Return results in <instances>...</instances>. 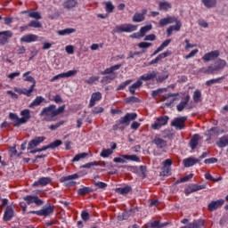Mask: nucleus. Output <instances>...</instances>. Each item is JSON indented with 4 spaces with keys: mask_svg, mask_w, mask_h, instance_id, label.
I'll use <instances>...</instances> for the list:
<instances>
[{
    "mask_svg": "<svg viewBox=\"0 0 228 228\" xmlns=\"http://www.w3.org/2000/svg\"><path fill=\"white\" fill-rule=\"evenodd\" d=\"M63 111H65V105H61L56 109V105L52 104L48 107H45L39 115L40 117H44L45 122H53L54 121V118L58 117V115H61Z\"/></svg>",
    "mask_w": 228,
    "mask_h": 228,
    "instance_id": "nucleus-1",
    "label": "nucleus"
},
{
    "mask_svg": "<svg viewBox=\"0 0 228 228\" xmlns=\"http://www.w3.org/2000/svg\"><path fill=\"white\" fill-rule=\"evenodd\" d=\"M174 22H175L176 25L170 26L167 29V37H170L174 31H181V27L183 26L181 20H177V18L174 16H168L167 18L161 19L159 21V24L161 28H163V26H167V24H174Z\"/></svg>",
    "mask_w": 228,
    "mask_h": 228,
    "instance_id": "nucleus-2",
    "label": "nucleus"
},
{
    "mask_svg": "<svg viewBox=\"0 0 228 228\" xmlns=\"http://www.w3.org/2000/svg\"><path fill=\"white\" fill-rule=\"evenodd\" d=\"M138 114L136 113H126L112 126L113 131H117L118 129H125V126L127 127V126L131 124L132 120H136Z\"/></svg>",
    "mask_w": 228,
    "mask_h": 228,
    "instance_id": "nucleus-3",
    "label": "nucleus"
},
{
    "mask_svg": "<svg viewBox=\"0 0 228 228\" xmlns=\"http://www.w3.org/2000/svg\"><path fill=\"white\" fill-rule=\"evenodd\" d=\"M122 67L121 64H117L114 66H111L110 68H107L105 70L102 71V76H106L110 74L109 76L103 77L102 78V83L104 85H108V83H111L115 77H117V74L115 73V70H118Z\"/></svg>",
    "mask_w": 228,
    "mask_h": 228,
    "instance_id": "nucleus-4",
    "label": "nucleus"
},
{
    "mask_svg": "<svg viewBox=\"0 0 228 228\" xmlns=\"http://www.w3.org/2000/svg\"><path fill=\"white\" fill-rule=\"evenodd\" d=\"M136 29H138V26L131 23H124L117 25L112 31L113 33H133Z\"/></svg>",
    "mask_w": 228,
    "mask_h": 228,
    "instance_id": "nucleus-5",
    "label": "nucleus"
},
{
    "mask_svg": "<svg viewBox=\"0 0 228 228\" xmlns=\"http://www.w3.org/2000/svg\"><path fill=\"white\" fill-rule=\"evenodd\" d=\"M167 124H168V117L161 116L158 118L151 125V129H154L155 131L158 129H161V127H163V126H167Z\"/></svg>",
    "mask_w": 228,
    "mask_h": 228,
    "instance_id": "nucleus-6",
    "label": "nucleus"
},
{
    "mask_svg": "<svg viewBox=\"0 0 228 228\" xmlns=\"http://www.w3.org/2000/svg\"><path fill=\"white\" fill-rule=\"evenodd\" d=\"M188 118H186L185 116L183 117H180V118H175L172 122H171V126L173 127H175V129H179L180 131L184 129L185 127V122L187 120Z\"/></svg>",
    "mask_w": 228,
    "mask_h": 228,
    "instance_id": "nucleus-7",
    "label": "nucleus"
},
{
    "mask_svg": "<svg viewBox=\"0 0 228 228\" xmlns=\"http://www.w3.org/2000/svg\"><path fill=\"white\" fill-rule=\"evenodd\" d=\"M77 74V70L72 69L69 70L68 72L61 73L59 75L54 76L51 78V82L53 83V81H58V79H61L63 77H72L73 76H76Z\"/></svg>",
    "mask_w": 228,
    "mask_h": 228,
    "instance_id": "nucleus-8",
    "label": "nucleus"
},
{
    "mask_svg": "<svg viewBox=\"0 0 228 228\" xmlns=\"http://www.w3.org/2000/svg\"><path fill=\"white\" fill-rule=\"evenodd\" d=\"M23 200H25V202H27V204H37V206H42L44 204V201L40 199H38L37 196H32V195H28V196H25L23 198Z\"/></svg>",
    "mask_w": 228,
    "mask_h": 228,
    "instance_id": "nucleus-9",
    "label": "nucleus"
},
{
    "mask_svg": "<svg viewBox=\"0 0 228 228\" xmlns=\"http://www.w3.org/2000/svg\"><path fill=\"white\" fill-rule=\"evenodd\" d=\"M13 37V33L10 30L0 32V44L2 45H6L8 44V38H12Z\"/></svg>",
    "mask_w": 228,
    "mask_h": 228,
    "instance_id": "nucleus-10",
    "label": "nucleus"
},
{
    "mask_svg": "<svg viewBox=\"0 0 228 228\" xmlns=\"http://www.w3.org/2000/svg\"><path fill=\"white\" fill-rule=\"evenodd\" d=\"M38 36L35 34H27L20 37V42L24 44H31V42H37Z\"/></svg>",
    "mask_w": 228,
    "mask_h": 228,
    "instance_id": "nucleus-11",
    "label": "nucleus"
},
{
    "mask_svg": "<svg viewBox=\"0 0 228 228\" xmlns=\"http://www.w3.org/2000/svg\"><path fill=\"white\" fill-rule=\"evenodd\" d=\"M14 215H15V211L13 210V207L7 206L4 213V217H3L4 221L10 222V220L13 218Z\"/></svg>",
    "mask_w": 228,
    "mask_h": 228,
    "instance_id": "nucleus-12",
    "label": "nucleus"
},
{
    "mask_svg": "<svg viewBox=\"0 0 228 228\" xmlns=\"http://www.w3.org/2000/svg\"><path fill=\"white\" fill-rule=\"evenodd\" d=\"M54 213V205L48 204L46 207L43 208V209L39 212V216H49Z\"/></svg>",
    "mask_w": 228,
    "mask_h": 228,
    "instance_id": "nucleus-13",
    "label": "nucleus"
},
{
    "mask_svg": "<svg viewBox=\"0 0 228 228\" xmlns=\"http://www.w3.org/2000/svg\"><path fill=\"white\" fill-rule=\"evenodd\" d=\"M220 56V52L218 50L212 51L207 53L203 55L202 60L203 61H211V60H215Z\"/></svg>",
    "mask_w": 228,
    "mask_h": 228,
    "instance_id": "nucleus-14",
    "label": "nucleus"
},
{
    "mask_svg": "<svg viewBox=\"0 0 228 228\" xmlns=\"http://www.w3.org/2000/svg\"><path fill=\"white\" fill-rule=\"evenodd\" d=\"M102 99V94L101 92L93 93L89 102V108H94L95 103Z\"/></svg>",
    "mask_w": 228,
    "mask_h": 228,
    "instance_id": "nucleus-15",
    "label": "nucleus"
},
{
    "mask_svg": "<svg viewBox=\"0 0 228 228\" xmlns=\"http://www.w3.org/2000/svg\"><path fill=\"white\" fill-rule=\"evenodd\" d=\"M145 15H147V9H142V12H135L133 16V22H143L145 20Z\"/></svg>",
    "mask_w": 228,
    "mask_h": 228,
    "instance_id": "nucleus-16",
    "label": "nucleus"
},
{
    "mask_svg": "<svg viewBox=\"0 0 228 228\" xmlns=\"http://www.w3.org/2000/svg\"><path fill=\"white\" fill-rule=\"evenodd\" d=\"M45 137L44 136L35 137L28 142V149L30 150V149H35V147H38V145H40V143L45 142Z\"/></svg>",
    "mask_w": 228,
    "mask_h": 228,
    "instance_id": "nucleus-17",
    "label": "nucleus"
},
{
    "mask_svg": "<svg viewBox=\"0 0 228 228\" xmlns=\"http://www.w3.org/2000/svg\"><path fill=\"white\" fill-rule=\"evenodd\" d=\"M224 200L211 201L208 206V211H216L218 208H222L224 206Z\"/></svg>",
    "mask_w": 228,
    "mask_h": 228,
    "instance_id": "nucleus-18",
    "label": "nucleus"
},
{
    "mask_svg": "<svg viewBox=\"0 0 228 228\" xmlns=\"http://www.w3.org/2000/svg\"><path fill=\"white\" fill-rule=\"evenodd\" d=\"M9 118L10 120L12 121L13 123V126L15 127H19L20 126H22V124H25L23 121H22V118H19V116H17V114H14V113H10L9 114Z\"/></svg>",
    "mask_w": 228,
    "mask_h": 228,
    "instance_id": "nucleus-19",
    "label": "nucleus"
},
{
    "mask_svg": "<svg viewBox=\"0 0 228 228\" xmlns=\"http://www.w3.org/2000/svg\"><path fill=\"white\" fill-rule=\"evenodd\" d=\"M167 225H168V223H159V221L155 220L151 223H148L147 224H145L143 227L144 228H163V227H167Z\"/></svg>",
    "mask_w": 228,
    "mask_h": 228,
    "instance_id": "nucleus-20",
    "label": "nucleus"
},
{
    "mask_svg": "<svg viewBox=\"0 0 228 228\" xmlns=\"http://www.w3.org/2000/svg\"><path fill=\"white\" fill-rule=\"evenodd\" d=\"M200 161V159H195L193 157H189L185 159H183V166L185 167V168H188L190 167H193V165H197V163H199Z\"/></svg>",
    "mask_w": 228,
    "mask_h": 228,
    "instance_id": "nucleus-21",
    "label": "nucleus"
},
{
    "mask_svg": "<svg viewBox=\"0 0 228 228\" xmlns=\"http://www.w3.org/2000/svg\"><path fill=\"white\" fill-rule=\"evenodd\" d=\"M152 142L156 144L158 149H165V147H167V141L158 135L154 137Z\"/></svg>",
    "mask_w": 228,
    "mask_h": 228,
    "instance_id": "nucleus-22",
    "label": "nucleus"
},
{
    "mask_svg": "<svg viewBox=\"0 0 228 228\" xmlns=\"http://www.w3.org/2000/svg\"><path fill=\"white\" fill-rule=\"evenodd\" d=\"M77 6V0H65L62 3V7L65 10H72V8H76Z\"/></svg>",
    "mask_w": 228,
    "mask_h": 228,
    "instance_id": "nucleus-23",
    "label": "nucleus"
},
{
    "mask_svg": "<svg viewBox=\"0 0 228 228\" xmlns=\"http://www.w3.org/2000/svg\"><path fill=\"white\" fill-rule=\"evenodd\" d=\"M190 102V94H187L181 102L176 105L177 111H183L186 106H188V103Z\"/></svg>",
    "mask_w": 228,
    "mask_h": 228,
    "instance_id": "nucleus-24",
    "label": "nucleus"
},
{
    "mask_svg": "<svg viewBox=\"0 0 228 228\" xmlns=\"http://www.w3.org/2000/svg\"><path fill=\"white\" fill-rule=\"evenodd\" d=\"M172 54V52L166 51L160 54H159L155 59H153L151 61L149 62V65H154L158 63L160 60H163V58H167V56H170Z\"/></svg>",
    "mask_w": 228,
    "mask_h": 228,
    "instance_id": "nucleus-25",
    "label": "nucleus"
},
{
    "mask_svg": "<svg viewBox=\"0 0 228 228\" xmlns=\"http://www.w3.org/2000/svg\"><path fill=\"white\" fill-rule=\"evenodd\" d=\"M158 71H149L148 73L141 76L140 79L141 81H151L157 77Z\"/></svg>",
    "mask_w": 228,
    "mask_h": 228,
    "instance_id": "nucleus-26",
    "label": "nucleus"
},
{
    "mask_svg": "<svg viewBox=\"0 0 228 228\" xmlns=\"http://www.w3.org/2000/svg\"><path fill=\"white\" fill-rule=\"evenodd\" d=\"M51 183V177H41L33 183V186H47Z\"/></svg>",
    "mask_w": 228,
    "mask_h": 228,
    "instance_id": "nucleus-27",
    "label": "nucleus"
},
{
    "mask_svg": "<svg viewBox=\"0 0 228 228\" xmlns=\"http://www.w3.org/2000/svg\"><path fill=\"white\" fill-rule=\"evenodd\" d=\"M200 141V135L197 134L191 137L189 145L191 149H192V151H195V149H197V146L199 145Z\"/></svg>",
    "mask_w": 228,
    "mask_h": 228,
    "instance_id": "nucleus-28",
    "label": "nucleus"
},
{
    "mask_svg": "<svg viewBox=\"0 0 228 228\" xmlns=\"http://www.w3.org/2000/svg\"><path fill=\"white\" fill-rule=\"evenodd\" d=\"M163 174L164 175H170V167H172V159H167L163 162Z\"/></svg>",
    "mask_w": 228,
    "mask_h": 228,
    "instance_id": "nucleus-29",
    "label": "nucleus"
},
{
    "mask_svg": "<svg viewBox=\"0 0 228 228\" xmlns=\"http://www.w3.org/2000/svg\"><path fill=\"white\" fill-rule=\"evenodd\" d=\"M172 42V39H167L166 41H164L152 53V56H156V54H158V53H161V51H163V49H165V47H168V45Z\"/></svg>",
    "mask_w": 228,
    "mask_h": 228,
    "instance_id": "nucleus-30",
    "label": "nucleus"
},
{
    "mask_svg": "<svg viewBox=\"0 0 228 228\" xmlns=\"http://www.w3.org/2000/svg\"><path fill=\"white\" fill-rule=\"evenodd\" d=\"M172 8L170 2H159V10L160 12H168Z\"/></svg>",
    "mask_w": 228,
    "mask_h": 228,
    "instance_id": "nucleus-31",
    "label": "nucleus"
},
{
    "mask_svg": "<svg viewBox=\"0 0 228 228\" xmlns=\"http://www.w3.org/2000/svg\"><path fill=\"white\" fill-rule=\"evenodd\" d=\"M33 90H35V86H31L29 89H15V92L27 95V97H30L31 94H33Z\"/></svg>",
    "mask_w": 228,
    "mask_h": 228,
    "instance_id": "nucleus-32",
    "label": "nucleus"
},
{
    "mask_svg": "<svg viewBox=\"0 0 228 228\" xmlns=\"http://www.w3.org/2000/svg\"><path fill=\"white\" fill-rule=\"evenodd\" d=\"M142 85H143V82H142V79L140 78L139 80H137L134 84H133L132 86H129V92L132 95H134L135 94V90L137 88H140V86H142Z\"/></svg>",
    "mask_w": 228,
    "mask_h": 228,
    "instance_id": "nucleus-33",
    "label": "nucleus"
},
{
    "mask_svg": "<svg viewBox=\"0 0 228 228\" xmlns=\"http://www.w3.org/2000/svg\"><path fill=\"white\" fill-rule=\"evenodd\" d=\"M200 72H202L203 74H214L216 72H218V70L216 69V67L215 65H210L208 68H201Z\"/></svg>",
    "mask_w": 228,
    "mask_h": 228,
    "instance_id": "nucleus-34",
    "label": "nucleus"
},
{
    "mask_svg": "<svg viewBox=\"0 0 228 228\" xmlns=\"http://www.w3.org/2000/svg\"><path fill=\"white\" fill-rule=\"evenodd\" d=\"M20 115H21V122H24L26 124V122H28V120H29V118H31V112L29 110L26 109V110H23L21 112H20Z\"/></svg>",
    "mask_w": 228,
    "mask_h": 228,
    "instance_id": "nucleus-35",
    "label": "nucleus"
},
{
    "mask_svg": "<svg viewBox=\"0 0 228 228\" xmlns=\"http://www.w3.org/2000/svg\"><path fill=\"white\" fill-rule=\"evenodd\" d=\"M41 102H45V98L42 96H37L29 105L30 108H35L36 106H40Z\"/></svg>",
    "mask_w": 228,
    "mask_h": 228,
    "instance_id": "nucleus-36",
    "label": "nucleus"
},
{
    "mask_svg": "<svg viewBox=\"0 0 228 228\" xmlns=\"http://www.w3.org/2000/svg\"><path fill=\"white\" fill-rule=\"evenodd\" d=\"M227 65V61L225 60L219 59L216 61L215 67L216 70H222Z\"/></svg>",
    "mask_w": 228,
    "mask_h": 228,
    "instance_id": "nucleus-37",
    "label": "nucleus"
},
{
    "mask_svg": "<svg viewBox=\"0 0 228 228\" xmlns=\"http://www.w3.org/2000/svg\"><path fill=\"white\" fill-rule=\"evenodd\" d=\"M29 74H31V71H28L23 74V77H25L24 81H28L29 83H33L32 86H34L35 88V86H37V80H35L33 77L29 76Z\"/></svg>",
    "mask_w": 228,
    "mask_h": 228,
    "instance_id": "nucleus-38",
    "label": "nucleus"
},
{
    "mask_svg": "<svg viewBox=\"0 0 228 228\" xmlns=\"http://www.w3.org/2000/svg\"><path fill=\"white\" fill-rule=\"evenodd\" d=\"M217 147H227L228 145V135L223 136L221 138H219V140L216 142Z\"/></svg>",
    "mask_w": 228,
    "mask_h": 228,
    "instance_id": "nucleus-39",
    "label": "nucleus"
},
{
    "mask_svg": "<svg viewBox=\"0 0 228 228\" xmlns=\"http://www.w3.org/2000/svg\"><path fill=\"white\" fill-rule=\"evenodd\" d=\"M72 33H76V28H65L57 31V35H60L61 37H65V35H72Z\"/></svg>",
    "mask_w": 228,
    "mask_h": 228,
    "instance_id": "nucleus-40",
    "label": "nucleus"
},
{
    "mask_svg": "<svg viewBox=\"0 0 228 228\" xmlns=\"http://www.w3.org/2000/svg\"><path fill=\"white\" fill-rule=\"evenodd\" d=\"M201 3L206 8H215L216 6V0H201Z\"/></svg>",
    "mask_w": 228,
    "mask_h": 228,
    "instance_id": "nucleus-41",
    "label": "nucleus"
},
{
    "mask_svg": "<svg viewBox=\"0 0 228 228\" xmlns=\"http://www.w3.org/2000/svg\"><path fill=\"white\" fill-rule=\"evenodd\" d=\"M131 191V187L130 186H126V187H120L116 189V192L119 193L120 195H127Z\"/></svg>",
    "mask_w": 228,
    "mask_h": 228,
    "instance_id": "nucleus-42",
    "label": "nucleus"
},
{
    "mask_svg": "<svg viewBox=\"0 0 228 228\" xmlns=\"http://www.w3.org/2000/svg\"><path fill=\"white\" fill-rule=\"evenodd\" d=\"M103 4H105V10L107 13H113V10H115V5L111 2H104Z\"/></svg>",
    "mask_w": 228,
    "mask_h": 228,
    "instance_id": "nucleus-43",
    "label": "nucleus"
},
{
    "mask_svg": "<svg viewBox=\"0 0 228 228\" xmlns=\"http://www.w3.org/2000/svg\"><path fill=\"white\" fill-rule=\"evenodd\" d=\"M121 158L125 159H128L130 161H136V163H140V159L136 155H121Z\"/></svg>",
    "mask_w": 228,
    "mask_h": 228,
    "instance_id": "nucleus-44",
    "label": "nucleus"
},
{
    "mask_svg": "<svg viewBox=\"0 0 228 228\" xmlns=\"http://www.w3.org/2000/svg\"><path fill=\"white\" fill-rule=\"evenodd\" d=\"M113 154V150L103 149L100 154L101 158H110Z\"/></svg>",
    "mask_w": 228,
    "mask_h": 228,
    "instance_id": "nucleus-45",
    "label": "nucleus"
},
{
    "mask_svg": "<svg viewBox=\"0 0 228 228\" xmlns=\"http://www.w3.org/2000/svg\"><path fill=\"white\" fill-rule=\"evenodd\" d=\"M92 188L90 187H84L81 189H78L77 193L78 195H86L88 193H92Z\"/></svg>",
    "mask_w": 228,
    "mask_h": 228,
    "instance_id": "nucleus-46",
    "label": "nucleus"
},
{
    "mask_svg": "<svg viewBox=\"0 0 228 228\" xmlns=\"http://www.w3.org/2000/svg\"><path fill=\"white\" fill-rule=\"evenodd\" d=\"M152 29V25H147L140 29V37H145V33H148V31H151Z\"/></svg>",
    "mask_w": 228,
    "mask_h": 228,
    "instance_id": "nucleus-47",
    "label": "nucleus"
},
{
    "mask_svg": "<svg viewBox=\"0 0 228 228\" xmlns=\"http://www.w3.org/2000/svg\"><path fill=\"white\" fill-rule=\"evenodd\" d=\"M86 156H88V153H86V152L77 154L73 158L72 162L76 163V161H79V159H85V158H86Z\"/></svg>",
    "mask_w": 228,
    "mask_h": 228,
    "instance_id": "nucleus-48",
    "label": "nucleus"
},
{
    "mask_svg": "<svg viewBox=\"0 0 228 228\" xmlns=\"http://www.w3.org/2000/svg\"><path fill=\"white\" fill-rule=\"evenodd\" d=\"M79 175L77 174L70 175L68 176H64L61 178V183H65L66 181H72L74 179H77Z\"/></svg>",
    "mask_w": 228,
    "mask_h": 228,
    "instance_id": "nucleus-49",
    "label": "nucleus"
},
{
    "mask_svg": "<svg viewBox=\"0 0 228 228\" xmlns=\"http://www.w3.org/2000/svg\"><path fill=\"white\" fill-rule=\"evenodd\" d=\"M200 190H206V184L199 185V184H193L191 188V191L193 193L195 191H199Z\"/></svg>",
    "mask_w": 228,
    "mask_h": 228,
    "instance_id": "nucleus-50",
    "label": "nucleus"
},
{
    "mask_svg": "<svg viewBox=\"0 0 228 228\" xmlns=\"http://www.w3.org/2000/svg\"><path fill=\"white\" fill-rule=\"evenodd\" d=\"M222 79H224V77H218V78H213V79L208 80L206 82V85H207V86H211V85L220 83V81H222Z\"/></svg>",
    "mask_w": 228,
    "mask_h": 228,
    "instance_id": "nucleus-51",
    "label": "nucleus"
},
{
    "mask_svg": "<svg viewBox=\"0 0 228 228\" xmlns=\"http://www.w3.org/2000/svg\"><path fill=\"white\" fill-rule=\"evenodd\" d=\"M28 17H30V19H36L37 20H40V19H42V15L38 12H29Z\"/></svg>",
    "mask_w": 228,
    "mask_h": 228,
    "instance_id": "nucleus-52",
    "label": "nucleus"
},
{
    "mask_svg": "<svg viewBox=\"0 0 228 228\" xmlns=\"http://www.w3.org/2000/svg\"><path fill=\"white\" fill-rule=\"evenodd\" d=\"M28 28H42V23L38 20H31L28 24Z\"/></svg>",
    "mask_w": 228,
    "mask_h": 228,
    "instance_id": "nucleus-53",
    "label": "nucleus"
},
{
    "mask_svg": "<svg viewBox=\"0 0 228 228\" xmlns=\"http://www.w3.org/2000/svg\"><path fill=\"white\" fill-rule=\"evenodd\" d=\"M201 97H202V93H200V91H199V90L194 91V94H193L194 102H199V101H200Z\"/></svg>",
    "mask_w": 228,
    "mask_h": 228,
    "instance_id": "nucleus-54",
    "label": "nucleus"
},
{
    "mask_svg": "<svg viewBox=\"0 0 228 228\" xmlns=\"http://www.w3.org/2000/svg\"><path fill=\"white\" fill-rule=\"evenodd\" d=\"M63 124H65L64 121H60V122L56 123L55 125L49 126L48 128L51 131H56V129H58V127H61V126H63Z\"/></svg>",
    "mask_w": 228,
    "mask_h": 228,
    "instance_id": "nucleus-55",
    "label": "nucleus"
},
{
    "mask_svg": "<svg viewBox=\"0 0 228 228\" xmlns=\"http://www.w3.org/2000/svg\"><path fill=\"white\" fill-rule=\"evenodd\" d=\"M62 142L61 140H55L53 142L49 143L50 149H56V147H60L61 145Z\"/></svg>",
    "mask_w": 228,
    "mask_h": 228,
    "instance_id": "nucleus-56",
    "label": "nucleus"
},
{
    "mask_svg": "<svg viewBox=\"0 0 228 228\" xmlns=\"http://www.w3.org/2000/svg\"><path fill=\"white\" fill-rule=\"evenodd\" d=\"M152 46V43L141 42L138 44V47L140 49H149V47Z\"/></svg>",
    "mask_w": 228,
    "mask_h": 228,
    "instance_id": "nucleus-57",
    "label": "nucleus"
},
{
    "mask_svg": "<svg viewBox=\"0 0 228 228\" xmlns=\"http://www.w3.org/2000/svg\"><path fill=\"white\" fill-rule=\"evenodd\" d=\"M163 92H167V88H160L155 91H152L151 96L152 97H158L160 94H163Z\"/></svg>",
    "mask_w": 228,
    "mask_h": 228,
    "instance_id": "nucleus-58",
    "label": "nucleus"
},
{
    "mask_svg": "<svg viewBox=\"0 0 228 228\" xmlns=\"http://www.w3.org/2000/svg\"><path fill=\"white\" fill-rule=\"evenodd\" d=\"M131 83H133V80H126V82L124 83H121L117 90H124V88H126V86H127L128 85H131Z\"/></svg>",
    "mask_w": 228,
    "mask_h": 228,
    "instance_id": "nucleus-59",
    "label": "nucleus"
},
{
    "mask_svg": "<svg viewBox=\"0 0 228 228\" xmlns=\"http://www.w3.org/2000/svg\"><path fill=\"white\" fill-rule=\"evenodd\" d=\"M99 162L94 161V162H89L87 164H85L82 166V168H92V167H98Z\"/></svg>",
    "mask_w": 228,
    "mask_h": 228,
    "instance_id": "nucleus-60",
    "label": "nucleus"
},
{
    "mask_svg": "<svg viewBox=\"0 0 228 228\" xmlns=\"http://www.w3.org/2000/svg\"><path fill=\"white\" fill-rule=\"evenodd\" d=\"M95 81H99V77H90L88 79L85 80L87 85H93Z\"/></svg>",
    "mask_w": 228,
    "mask_h": 228,
    "instance_id": "nucleus-61",
    "label": "nucleus"
},
{
    "mask_svg": "<svg viewBox=\"0 0 228 228\" xmlns=\"http://www.w3.org/2000/svg\"><path fill=\"white\" fill-rule=\"evenodd\" d=\"M166 79H168V74L159 75L156 78L158 83H163V81H166Z\"/></svg>",
    "mask_w": 228,
    "mask_h": 228,
    "instance_id": "nucleus-62",
    "label": "nucleus"
},
{
    "mask_svg": "<svg viewBox=\"0 0 228 228\" xmlns=\"http://www.w3.org/2000/svg\"><path fill=\"white\" fill-rule=\"evenodd\" d=\"M192 177H193V174H190L187 176H184L183 178L178 180L176 183H186V182L190 181V179H191Z\"/></svg>",
    "mask_w": 228,
    "mask_h": 228,
    "instance_id": "nucleus-63",
    "label": "nucleus"
},
{
    "mask_svg": "<svg viewBox=\"0 0 228 228\" xmlns=\"http://www.w3.org/2000/svg\"><path fill=\"white\" fill-rule=\"evenodd\" d=\"M113 161L114 163H126V159L119 155V157L114 158Z\"/></svg>",
    "mask_w": 228,
    "mask_h": 228,
    "instance_id": "nucleus-64",
    "label": "nucleus"
}]
</instances>
